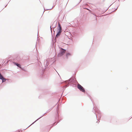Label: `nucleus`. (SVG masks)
I'll return each mask as SVG.
<instances>
[{"mask_svg":"<svg viewBox=\"0 0 132 132\" xmlns=\"http://www.w3.org/2000/svg\"><path fill=\"white\" fill-rule=\"evenodd\" d=\"M77 88L80 91L83 92H85V89L84 88L79 84H78L77 85Z\"/></svg>","mask_w":132,"mask_h":132,"instance_id":"f03ea898","label":"nucleus"},{"mask_svg":"<svg viewBox=\"0 0 132 132\" xmlns=\"http://www.w3.org/2000/svg\"><path fill=\"white\" fill-rule=\"evenodd\" d=\"M61 31H59L58 32L57 34L56 35V37H58V36H59V35H60L61 33Z\"/></svg>","mask_w":132,"mask_h":132,"instance_id":"20e7f679","label":"nucleus"},{"mask_svg":"<svg viewBox=\"0 0 132 132\" xmlns=\"http://www.w3.org/2000/svg\"><path fill=\"white\" fill-rule=\"evenodd\" d=\"M58 26L59 28H58V30H59V31H61V26L60 24L59 23H58Z\"/></svg>","mask_w":132,"mask_h":132,"instance_id":"7ed1b4c3","label":"nucleus"},{"mask_svg":"<svg viewBox=\"0 0 132 132\" xmlns=\"http://www.w3.org/2000/svg\"><path fill=\"white\" fill-rule=\"evenodd\" d=\"M2 82H4L6 80V79L5 78H4L3 79H2Z\"/></svg>","mask_w":132,"mask_h":132,"instance_id":"6e6552de","label":"nucleus"},{"mask_svg":"<svg viewBox=\"0 0 132 132\" xmlns=\"http://www.w3.org/2000/svg\"><path fill=\"white\" fill-rule=\"evenodd\" d=\"M70 55H71V54L69 53H68L66 55V56L67 57H68L69 56H70Z\"/></svg>","mask_w":132,"mask_h":132,"instance_id":"0eeeda50","label":"nucleus"},{"mask_svg":"<svg viewBox=\"0 0 132 132\" xmlns=\"http://www.w3.org/2000/svg\"><path fill=\"white\" fill-rule=\"evenodd\" d=\"M65 50L63 49V48H61V51L60 52L58 55V56L59 57L63 55L65 53Z\"/></svg>","mask_w":132,"mask_h":132,"instance_id":"f257e3e1","label":"nucleus"},{"mask_svg":"<svg viewBox=\"0 0 132 132\" xmlns=\"http://www.w3.org/2000/svg\"><path fill=\"white\" fill-rule=\"evenodd\" d=\"M4 78L2 76V75L0 73V79L2 80Z\"/></svg>","mask_w":132,"mask_h":132,"instance_id":"423d86ee","label":"nucleus"},{"mask_svg":"<svg viewBox=\"0 0 132 132\" xmlns=\"http://www.w3.org/2000/svg\"><path fill=\"white\" fill-rule=\"evenodd\" d=\"M15 64L17 65V66L18 67H19L20 68H21V65L20 64L16 63H15Z\"/></svg>","mask_w":132,"mask_h":132,"instance_id":"39448f33","label":"nucleus"}]
</instances>
